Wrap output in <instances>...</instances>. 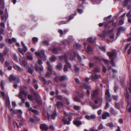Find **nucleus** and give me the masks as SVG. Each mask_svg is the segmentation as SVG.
<instances>
[{
  "mask_svg": "<svg viewBox=\"0 0 131 131\" xmlns=\"http://www.w3.org/2000/svg\"><path fill=\"white\" fill-rule=\"evenodd\" d=\"M107 54L109 57L110 59L112 58L115 55V53L108 52H107Z\"/></svg>",
  "mask_w": 131,
  "mask_h": 131,
  "instance_id": "aec40b11",
  "label": "nucleus"
},
{
  "mask_svg": "<svg viewBox=\"0 0 131 131\" xmlns=\"http://www.w3.org/2000/svg\"><path fill=\"white\" fill-rule=\"evenodd\" d=\"M32 39L33 42V43L34 44H35V42H37L38 40V38L35 37L32 38Z\"/></svg>",
  "mask_w": 131,
  "mask_h": 131,
  "instance_id": "c85d7f7f",
  "label": "nucleus"
},
{
  "mask_svg": "<svg viewBox=\"0 0 131 131\" xmlns=\"http://www.w3.org/2000/svg\"><path fill=\"white\" fill-rule=\"evenodd\" d=\"M60 80L62 81L67 79V76L65 75H63L61 76H59Z\"/></svg>",
  "mask_w": 131,
  "mask_h": 131,
  "instance_id": "393cba45",
  "label": "nucleus"
},
{
  "mask_svg": "<svg viewBox=\"0 0 131 131\" xmlns=\"http://www.w3.org/2000/svg\"><path fill=\"white\" fill-rule=\"evenodd\" d=\"M107 126L109 127H113V124L112 122H110L108 123L106 125Z\"/></svg>",
  "mask_w": 131,
  "mask_h": 131,
  "instance_id": "79ce46f5",
  "label": "nucleus"
},
{
  "mask_svg": "<svg viewBox=\"0 0 131 131\" xmlns=\"http://www.w3.org/2000/svg\"><path fill=\"white\" fill-rule=\"evenodd\" d=\"M39 79L42 81L43 84H47L49 83V82L48 81H47L45 80L44 78L43 77H42L41 76L39 77Z\"/></svg>",
  "mask_w": 131,
  "mask_h": 131,
  "instance_id": "ddd939ff",
  "label": "nucleus"
},
{
  "mask_svg": "<svg viewBox=\"0 0 131 131\" xmlns=\"http://www.w3.org/2000/svg\"><path fill=\"white\" fill-rule=\"evenodd\" d=\"M73 99L74 101L75 102H80L81 101L80 99L79 98H78L76 97H74Z\"/></svg>",
  "mask_w": 131,
  "mask_h": 131,
  "instance_id": "49530a36",
  "label": "nucleus"
},
{
  "mask_svg": "<svg viewBox=\"0 0 131 131\" xmlns=\"http://www.w3.org/2000/svg\"><path fill=\"white\" fill-rule=\"evenodd\" d=\"M28 98L29 100L31 101H32L34 100V98L32 97V96L31 95H28Z\"/></svg>",
  "mask_w": 131,
  "mask_h": 131,
  "instance_id": "603ef678",
  "label": "nucleus"
},
{
  "mask_svg": "<svg viewBox=\"0 0 131 131\" xmlns=\"http://www.w3.org/2000/svg\"><path fill=\"white\" fill-rule=\"evenodd\" d=\"M18 50L20 53L23 54H24V53L23 52V49L22 50L21 48H19L18 49Z\"/></svg>",
  "mask_w": 131,
  "mask_h": 131,
  "instance_id": "69168bd1",
  "label": "nucleus"
},
{
  "mask_svg": "<svg viewBox=\"0 0 131 131\" xmlns=\"http://www.w3.org/2000/svg\"><path fill=\"white\" fill-rule=\"evenodd\" d=\"M93 70L94 72H98L100 71V69L97 67H95Z\"/></svg>",
  "mask_w": 131,
  "mask_h": 131,
  "instance_id": "13d9d810",
  "label": "nucleus"
},
{
  "mask_svg": "<svg viewBox=\"0 0 131 131\" xmlns=\"http://www.w3.org/2000/svg\"><path fill=\"white\" fill-rule=\"evenodd\" d=\"M13 59L14 61H17V57L15 54H13Z\"/></svg>",
  "mask_w": 131,
  "mask_h": 131,
  "instance_id": "bf43d9fd",
  "label": "nucleus"
},
{
  "mask_svg": "<svg viewBox=\"0 0 131 131\" xmlns=\"http://www.w3.org/2000/svg\"><path fill=\"white\" fill-rule=\"evenodd\" d=\"M54 81L56 82H58L59 80H60L59 75L56 76L54 78Z\"/></svg>",
  "mask_w": 131,
  "mask_h": 131,
  "instance_id": "37998d69",
  "label": "nucleus"
},
{
  "mask_svg": "<svg viewBox=\"0 0 131 131\" xmlns=\"http://www.w3.org/2000/svg\"><path fill=\"white\" fill-rule=\"evenodd\" d=\"M56 58L55 56H53L50 57L49 60L51 61L54 62L55 61Z\"/></svg>",
  "mask_w": 131,
  "mask_h": 131,
  "instance_id": "72a5a7b5",
  "label": "nucleus"
},
{
  "mask_svg": "<svg viewBox=\"0 0 131 131\" xmlns=\"http://www.w3.org/2000/svg\"><path fill=\"white\" fill-rule=\"evenodd\" d=\"M111 114H112L114 115H115L117 113L113 108H111L110 111Z\"/></svg>",
  "mask_w": 131,
  "mask_h": 131,
  "instance_id": "ea45409f",
  "label": "nucleus"
},
{
  "mask_svg": "<svg viewBox=\"0 0 131 131\" xmlns=\"http://www.w3.org/2000/svg\"><path fill=\"white\" fill-rule=\"evenodd\" d=\"M75 46L77 49H79L81 48V46L80 44L77 43L75 44Z\"/></svg>",
  "mask_w": 131,
  "mask_h": 131,
  "instance_id": "0e129e2a",
  "label": "nucleus"
},
{
  "mask_svg": "<svg viewBox=\"0 0 131 131\" xmlns=\"http://www.w3.org/2000/svg\"><path fill=\"white\" fill-rule=\"evenodd\" d=\"M30 90L31 92L34 95H36V93L35 90L32 88H30Z\"/></svg>",
  "mask_w": 131,
  "mask_h": 131,
  "instance_id": "5fc2aeb1",
  "label": "nucleus"
},
{
  "mask_svg": "<svg viewBox=\"0 0 131 131\" xmlns=\"http://www.w3.org/2000/svg\"><path fill=\"white\" fill-rule=\"evenodd\" d=\"M99 48L101 51H103L104 52H106V49L105 47H100Z\"/></svg>",
  "mask_w": 131,
  "mask_h": 131,
  "instance_id": "3c124183",
  "label": "nucleus"
},
{
  "mask_svg": "<svg viewBox=\"0 0 131 131\" xmlns=\"http://www.w3.org/2000/svg\"><path fill=\"white\" fill-rule=\"evenodd\" d=\"M131 12L130 11H129L127 14L126 16L128 17V18H130L131 17Z\"/></svg>",
  "mask_w": 131,
  "mask_h": 131,
  "instance_id": "774afa93",
  "label": "nucleus"
},
{
  "mask_svg": "<svg viewBox=\"0 0 131 131\" xmlns=\"http://www.w3.org/2000/svg\"><path fill=\"white\" fill-rule=\"evenodd\" d=\"M32 112L34 113V114H35L37 115H38L39 114V112L37 110H33Z\"/></svg>",
  "mask_w": 131,
  "mask_h": 131,
  "instance_id": "338daca9",
  "label": "nucleus"
},
{
  "mask_svg": "<svg viewBox=\"0 0 131 131\" xmlns=\"http://www.w3.org/2000/svg\"><path fill=\"white\" fill-rule=\"evenodd\" d=\"M56 97L58 99L61 100L62 99L63 96L61 95H56Z\"/></svg>",
  "mask_w": 131,
  "mask_h": 131,
  "instance_id": "052dcab7",
  "label": "nucleus"
},
{
  "mask_svg": "<svg viewBox=\"0 0 131 131\" xmlns=\"http://www.w3.org/2000/svg\"><path fill=\"white\" fill-rule=\"evenodd\" d=\"M73 124L74 125H75L78 127L81 125L82 124L81 121L78 120H76L74 121L73 122Z\"/></svg>",
  "mask_w": 131,
  "mask_h": 131,
  "instance_id": "f3484780",
  "label": "nucleus"
},
{
  "mask_svg": "<svg viewBox=\"0 0 131 131\" xmlns=\"http://www.w3.org/2000/svg\"><path fill=\"white\" fill-rule=\"evenodd\" d=\"M56 68L60 70H61L62 68V64L61 63H59L56 66Z\"/></svg>",
  "mask_w": 131,
  "mask_h": 131,
  "instance_id": "cd10ccee",
  "label": "nucleus"
},
{
  "mask_svg": "<svg viewBox=\"0 0 131 131\" xmlns=\"http://www.w3.org/2000/svg\"><path fill=\"white\" fill-rule=\"evenodd\" d=\"M58 115L57 111L56 109L53 111L52 114L51 115V118L53 119H54Z\"/></svg>",
  "mask_w": 131,
  "mask_h": 131,
  "instance_id": "1a4fd4ad",
  "label": "nucleus"
},
{
  "mask_svg": "<svg viewBox=\"0 0 131 131\" xmlns=\"http://www.w3.org/2000/svg\"><path fill=\"white\" fill-rule=\"evenodd\" d=\"M62 121L64 125L67 124L69 125L70 123V122L69 121H67L65 118H63L62 119Z\"/></svg>",
  "mask_w": 131,
  "mask_h": 131,
  "instance_id": "4be33fe9",
  "label": "nucleus"
},
{
  "mask_svg": "<svg viewBox=\"0 0 131 131\" xmlns=\"http://www.w3.org/2000/svg\"><path fill=\"white\" fill-rule=\"evenodd\" d=\"M112 97L113 99L116 101H117L118 100V96L117 95H113L112 96Z\"/></svg>",
  "mask_w": 131,
  "mask_h": 131,
  "instance_id": "58836bf2",
  "label": "nucleus"
},
{
  "mask_svg": "<svg viewBox=\"0 0 131 131\" xmlns=\"http://www.w3.org/2000/svg\"><path fill=\"white\" fill-rule=\"evenodd\" d=\"M103 125L102 124L100 123V125L98 127V129L99 130H101L103 129Z\"/></svg>",
  "mask_w": 131,
  "mask_h": 131,
  "instance_id": "e2e57ef3",
  "label": "nucleus"
},
{
  "mask_svg": "<svg viewBox=\"0 0 131 131\" xmlns=\"http://www.w3.org/2000/svg\"><path fill=\"white\" fill-rule=\"evenodd\" d=\"M8 79L10 81H15L16 79V78L15 76H14L13 74H11Z\"/></svg>",
  "mask_w": 131,
  "mask_h": 131,
  "instance_id": "412c9836",
  "label": "nucleus"
},
{
  "mask_svg": "<svg viewBox=\"0 0 131 131\" xmlns=\"http://www.w3.org/2000/svg\"><path fill=\"white\" fill-rule=\"evenodd\" d=\"M65 60L64 61L66 63L65 65H67V66L69 68H71L72 67L71 64L68 61V58L67 56L64 57Z\"/></svg>",
  "mask_w": 131,
  "mask_h": 131,
  "instance_id": "9b49d317",
  "label": "nucleus"
},
{
  "mask_svg": "<svg viewBox=\"0 0 131 131\" xmlns=\"http://www.w3.org/2000/svg\"><path fill=\"white\" fill-rule=\"evenodd\" d=\"M101 77V75H97L96 74H92L91 76V78L93 81H94L99 78Z\"/></svg>",
  "mask_w": 131,
  "mask_h": 131,
  "instance_id": "423d86ee",
  "label": "nucleus"
},
{
  "mask_svg": "<svg viewBox=\"0 0 131 131\" xmlns=\"http://www.w3.org/2000/svg\"><path fill=\"white\" fill-rule=\"evenodd\" d=\"M5 105L7 107L10 109L11 108L10 104V101L9 100V97L8 96L5 100Z\"/></svg>",
  "mask_w": 131,
  "mask_h": 131,
  "instance_id": "39448f33",
  "label": "nucleus"
},
{
  "mask_svg": "<svg viewBox=\"0 0 131 131\" xmlns=\"http://www.w3.org/2000/svg\"><path fill=\"white\" fill-rule=\"evenodd\" d=\"M108 22L110 23H111L113 25H116V23L114 22V20L113 19H112L111 20Z\"/></svg>",
  "mask_w": 131,
  "mask_h": 131,
  "instance_id": "680f3d73",
  "label": "nucleus"
},
{
  "mask_svg": "<svg viewBox=\"0 0 131 131\" xmlns=\"http://www.w3.org/2000/svg\"><path fill=\"white\" fill-rule=\"evenodd\" d=\"M0 60L1 62L2 63H4L5 61V59L3 57V55L1 52H0Z\"/></svg>",
  "mask_w": 131,
  "mask_h": 131,
  "instance_id": "5701e85b",
  "label": "nucleus"
},
{
  "mask_svg": "<svg viewBox=\"0 0 131 131\" xmlns=\"http://www.w3.org/2000/svg\"><path fill=\"white\" fill-rule=\"evenodd\" d=\"M110 116V114L108 112L104 113L102 115V118L103 119H105L107 117H109Z\"/></svg>",
  "mask_w": 131,
  "mask_h": 131,
  "instance_id": "f8f14e48",
  "label": "nucleus"
},
{
  "mask_svg": "<svg viewBox=\"0 0 131 131\" xmlns=\"http://www.w3.org/2000/svg\"><path fill=\"white\" fill-rule=\"evenodd\" d=\"M35 71H42L43 70V67L42 66L39 67L37 65H36L35 67Z\"/></svg>",
  "mask_w": 131,
  "mask_h": 131,
  "instance_id": "dca6fc26",
  "label": "nucleus"
},
{
  "mask_svg": "<svg viewBox=\"0 0 131 131\" xmlns=\"http://www.w3.org/2000/svg\"><path fill=\"white\" fill-rule=\"evenodd\" d=\"M129 81L130 84L129 87L128 88V89L130 93H131V75L129 76Z\"/></svg>",
  "mask_w": 131,
  "mask_h": 131,
  "instance_id": "7c9ffc66",
  "label": "nucleus"
},
{
  "mask_svg": "<svg viewBox=\"0 0 131 131\" xmlns=\"http://www.w3.org/2000/svg\"><path fill=\"white\" fill-rule=\"evenodd\" d=\"M52 52L53 53L55 54H58L59 53L58 50H57V49L56 48H54L52 49Z\"/></svg>",
  "mask_w": 131,
  "mask_h": 131,
  "instance_id": "c756f323",
  "label": "nucleus"
},
{
  "mask_svg": "<svg viewBox=\"0 0 131 131\" xmlns=\"http://www.w3.org/2000/svg\"><path fill=\"white\" fill-rule=\"evenodd\" d=\"M63 103L61 101H58L56 104V107L57 108H59L60 107H62L63 106Z\"/></svg>",
  "mask_w": 131,
  "mask_h": 131,
  "instance_id": "6ab92c4d",
  "label": "nucleus"
},
{
  "mask_svg": "<svg viewBox=\"0 0 131 131\" xmlns=\"http://www.w3.org/2000/svg\"><path fill=\"white\" fill-rule=\"evenodd\" d=\"M105 94L106 100L109 102H111L112 100V99L111 97V95L108 90L107 89L106 91Z\"/></svg>",
  "mask_w": 131,
  "mask_h": 131,
  "instance_id": "f03ea898",
  "label": "nucleus"
},
{
  "mask_svg": "<svg viewBox=\"0 0 131 131\" xmlns=\"http://www.w3.org/2000/svg\"><path fill=\"white\" fill-rule=\"evenodd\" d=\"M95 40L96 38H94L93 39L92 37H90L87 39V41L90 43H93L95 42Z\"/></svg>",
  "mask_w": 131,
  "mask_h": 131,
  "instance_id": "2eb2a0df",
  "label": "nucleus"
},
{
  "mask_svg": "<svg viewBox=\"0 0 131 131\" xmlns=\"http://www.w3.org/2000/svg\"><path fill=\"white\" fill-rule=\"evenodd\" d=\"M115 106L117 109L120 110V105L119 103H115Z\"/></svg>",
  "mask_w": 131,
  "mask_h": 131,
  "instance_id": "f704fd0d",
  "label": "nucleus"
},
{
  "mask_svg": "<svg viewBox=\"0 0 131 131\" xmlns=\"http://www.w3.org/2000/svg\"><path fill=\"white\" fill-rule=\"evenodd\" d=\"M73 108L76 110H79L80 109V107L79 106L75 105L73 106Z\"/></svg>",
  "mask_w": 131,
  "mask_h": 131,
  "instance_id": "de8ad7c7",
  "label": "nucleus"
},
{
  "mask_svg": "<svg viewBox=\"0 0 131 131\" xmlns=\"http://www.w3.org/2000/svg\"><path fill=\"white\" fill-rule=\"evenodd\" d=\"M28 71L29 73H30L31 74H32L33 72V70L31 68H28Z\"/></svg>",
  "mask_w": 131,
  "mask_h": 131,
  "instance_id": "09e8293b",
  "label": "nucleus"
},
{
  "mask_svg": "<svg viewBox=\"0 0 131 131\" xmlns=\"http://www.w3.org/2000/svg\"><path fill=\"white\" fill-rule=\"evenodd\" d=\"M124 20L123 19H121L119 21L118 25L119 26H121L123 25L124 24Z\"/></svg>",
  "mask_w": 131,
  "mask_h": 131,
  "instance_id": "864d4df0",
  "label": "nucleus"
},
{
  "mask_svg": "<svg viewBox=\"0 0 131 131\" xmlns=\"http://www.w3.org/2000/svg\"><path fill=\"white\" fill-rule=\"evenodd\" d=\"M21 44L24 47L23 51L24 52H25L27 50V47L25 46L24 42H22L21 43Z\"/></svg>",
  "mask_w": 131,
  "mask_h": 131,
  "instance_id": "bb28decb",
  "label": "nucleus"
},
{
  "mask_svg": "<svg viewBox=\"0 0 131 131\" xmlns=\"http://www.w3.org/2000/svg\"><path fill=\"white\" fill-rule=\"evenodd\" d=\"M40 128L41 129L45 130H47L48 129V126L45 124H41Z\"/></svg>",
  "mask_w": 131,
  "mask_h": 131,
  "instance_id": "9d476101",
  "label": "nucleus"
},
{
  "mask_svg": "<svg viewBox=\"0 0 131 131\" xmlns=\"http://www.w3.org/2000/svg\"><path fill=\"white\" fill-rule=\"evenodd\" d=\"M131 0H124L123 3V5L124 7L127 6L128 3H130Z\"/></svg>",
  "mask_w": 131,
  "mask_h": 131,
  "instance_id": "a878e982",
  "label": "nucleus"
},
{
  "mask_svg": "<svg viewBox=\"0 0 131 131\" xmlns=\"http://www.w3.org/2000/svg\"><path fill=\"white\" fill-rule=\"evenodd\" d=\"M9 51V50L7 48H6L5 50L3 51V54H2L3 55V56H5L7 54H8V56L9 54H8V53Z\"/></svg>",
  "mask_w": 131,
  "mask_h": 131,
  "instance_id": "b1692460",
  "label": "nucleus"
},
{
  "mask_svg": "<svg viewBox=\"0 0 131 131\" xmlns=\"http://www.w3.org/2000/svg\"><path fill=\"white\" fill-rule=\"evenodd\" d=\"M77 57L78 62L79 63L81 62L82 61L81 57L78 54H77Z\"/></svg>",
  "mask_w": 131,
  "mask_h": 131,
  "instance_id": "c9c22d12",
  "label": "nucleus"
},
{
  "mask_svg": "<svg viewBox=\"0 0 131 131\" xmlns=\"http://www.w3.org/2000/svg\"><path fill=\"white\" fill-rule=\"evenodd\" d=\"M126 93L125 94V96L126 97V101H127L129 100L130 95L129 93L128 92L127 89L126 88Z\"/></svg>",
  "mask_w": 131,
  "mask_h": 131,
  "instance_id": "a211bd4d",
  "label": "nucleus"
},
{
  "mask_svg": "<svg viewBox=\"0 0 131 131\" xmlns=\"http://www.w3.org/2000/svg\"><path fill=\"white\" fill-rule=\"evenodd\" d=\"M111 59V64L112 66L113 67H116V66L115 64V63L114 62V59L113 58H111L110 59Z\"/></svg>",
  "mask_w": 131,
  "mask_h": 131,
  "instance_id": "e433bc0d",
  "label": "nucleus"
},
{
  "mask_svg": "<svg viewBox=\"0 0 131 131\" xmlns=\"http://www.w3.org/2000/svg\"><path fill=\"white\" fill-rule=\"evenodd\" d=\"M76 15V12H75L74 14H73L69 16L68 19L66 21H62L60 23H59L58 24L59 25H60L62 24H66L68 23L70 20L74 18V15Z\"/></svg>",
  "mask_w": 131,
  "mask_h": 131,
  "instance_id": "7ed1b4c3",
  "label": "nucleus"
},
{
  "mask_svg": "<svg viewBox=\"0 0 131 131\" xmlns=\"http://www.w3.org/2000/svg\"><path fill=\"white\" fill-rule=\"evenodd\" d=\"M27 88L25 87H24L21 86L19 90V92L18 95V96H20V95L21 96H23L22 95H24L26 96L27 95V92H26L25 91V89H26Z\"/></svg>",
  "mask_w": 131,
  "mask_h": 131,
  "instance_id": "f257e3e1",
  "label": "nucleus"
},
{
  "mask_svg": "<svg viewBox=\"0 0 131 131\" xmlns=\"http://www.w3.org/2000/svg\"><path fill=\"white\" fill-rule=\"evenodd\" d=\"M6 41L7 42L9 43L10 44H12V41L11 39L9 38L7 39L6 40Z\"/></svg>",
  "mask_w": 131,
  "mask_h": 131,
  "instance_id": "6e6d98bb",
  "label": "nucleus"
},
{
  "mask_svg": "<svg viewBox=\"0 0 131 131\" xmlns=\"http://www.w3.org/2000/svg\"><path fill=\"white\" fill-rule=\"evenodd\" d=\"M87 50L89 52L92 51V49L91 46L88 45L87 47Z\"/></svg>",
  "mask_w": 131,
  "mask_h": 131,
  "instance_id": "8fccbe9b",
  "label": "nucleus"
},
{
  "mask_svg": "<svg viewBox=\"0 0 131 131\" xmlns=\"http://www.w3.org/2000/svg\"><path fill=\"white\" fill-rule=\"evenodd\" d=\"M13 67L15 70L18 71L22 72L23 71V69L20 66L16 64L14 65Z\"/></svg>",
  "mask_w": 131,
  "mask_h": 131,
  "instance_id": "6e6552de",
  "label": "nucleus"
},
{
  "mask_svg": "<svg viewBox=\"0 0 131 131\" xmlns=\"http://www.w3.org/2000/svg\"><path fill=\"white\" fill-rule=\"evenodd\" d=\"M19 98L21 100V102L24 103H25V99L23 98V96H21V95H20V96H18Z\"/></svg>",
  "mask_w": 131,
  "mask_h": 131,
  "instance_id": "4d7b16f0",
  "label": "nucleus"
},
{
  "mask_svg": "<svg viewBox=\"0 0 131 131\" xmlns=\"http://www.w3.org/2000/svg\"><path fill=\"white\" fill-rule=\"evenodd\" d=\"M91 96L93 98L97 97L99 96V92L98 89H96L93 91L91 93Z\"/></svg>",
  "mask_w": 131,
  "mask_h": 131,
  "instance_id": "20e7f679",
  "label": "nucleus"
},
{
  "mask_svg": "<svg viewBox=\"0 0 131 131\" xmlns=\"http://www.w3.org/2000/svg\"><path fill=\"white\" fill-rule=\"evenodd\" d=\"M8 13H7L6 15L5 14L4 15L2 16H1V18L2 20H3L5 18L6 20L7 19L8 17Z\"/></svg>",
  "mask_w": 131,
  "mask_h": 131,
  "instance_id": "2f4dec72",
  "label": "nucleus"
},
{
  "mask_svg": "<svg viewBox=\"0 0 131 131\" xmlns=\"http://www.w3.org/2000/svg\"><path fill=\"white\" fill-rule=\"evenodd\" d=\"M74 71L75 73H77L78 71L80 69L79 68L77 67L75 65H74Z\"/></svg>",
  "mask_w": 131,
  "mask_h": 131,
  "instance_id": "4c0bfd02",
  "label": "nucleus"
},
{
  "mask_svg": "<svg viewBox=\"0 0 131 131\" xmlns=\"http://www.w3.org/2000/svg\"><path fill=\"white\" fill-rule=\"evenodd\" d=\"M41 42L45 46L48 47L49 45V42L47 40H44L41 41Z\"/></svg>",
  "mask_w": 131,
  "mask_h": 131,
  "instance_id": "473e14b6",
  "label": "nucleus"
},
{
  "mask_svg": "<svg viewBox=\"0 0 131 131\" xmlns=\"http://www.w3.org/2000/svg\"><path fill=\"white\" fill-rule=\"evenodd\" d=\"M4 81L2 80L1 83V86L2 90H4Z\"/></svg>",
  "mask_w": 131,
  "mask_h": 131,
  "instance_id": "c03bdc74",
  "label": "nucleus"
},
{
  "mask_svg": "<svg viewBox=\"0 0 131 131\" xmlns=\"http://www.w3.org/2000/svg\"><path fill=\"white\" fill-rule=\"evenodd\" d=\"M125 29L123 26L119 27L118 28V30L120 32L121 31H124L125 30Z\"/></svg>",
  "mask_w": 131,
  "mask_h": 131,
  "instance_id": "a19ab883",
  "label": "nucleus"
},
{
  "mask_svg": "<svg viewBox=\"0 0 131 131\" xmlns=\"http://www.w3.org/2000/svg\"><path fill=\"white\" fill-rule=\"evenodd\" d=\"M95 117V116L94 115H92L91 116L87 115L85 116V117L86 119L88 120H90L91 119H94Z\"/></svg>",
  "mask_w": 131,
  "mask_h": 131,
  "instance_id": "4468645a",
  "label": "nucleus"
},
{
  "mask_svg": "<svg viewBox=\"0 0 131 131\" xmlns=\"http://www.w3.org/2000/svg\"><path fill=\"white\" fill-rule=\"evenodd\" d=\"M47 64L48 65V70L49 72L51 73H52L53 70L52 69V66L50 64L49 61H48L47 62Z\"/></svg>",
  "mask_w": 131,
  "mask_h": 131,
  "instance_id": "0eeeda50",
  "label": "nucleus"
},
{
  "mask_svg": "<svg viewBox=\"0 0 131 131\" xmlns=\"http://www.w3.org/2000/svg\"><path fill=\"white\" fill-rule=\"evenodd\" d=\"M26 57L28 59L30 60H32L33 59L32 55L30 54L27 55Z\"/></svg>",
  "mask_w": 131,
  "mask_h": 131,
  "instance_id": "a18cd8bd",
  "label": "nucleus"
}]
</instances>
